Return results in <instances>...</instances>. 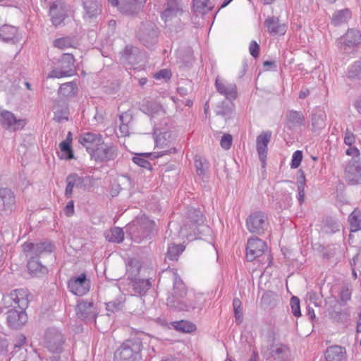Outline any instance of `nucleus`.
<instances>
[{"instance_id": "1", "label": "nucleus", "mask_w": 361, "mask_h": 361, "mask_svg": "<svg viewBox=\"0 0 361 361\" xmlns=\"http://www.w3.org/2000/svg\"><path fill=\"white\" fill-rule=\"evenodd\" d=\"M142 111L150 117L151 122L154 125V152L149 153H140L137 155H146L153 158H160L164 156H172L178 154V151L173 147L175 140L172 132H161L159 126L166 124V112L162 106L157 102L147 101L142 106Z\"/></svg>"}, {"instance_id": "2", "label": "nucleus", "mask_w": 361, "mask_h": 361, "mask_svg": "<svg viewBox=\"0 0 361 361\" xmlns=\"http://www.w3.org/2000/svg\"><path fill=\"white\" fill-rule=\"evenodd\" d=\"M208 227L204 224L202 212L193 207L188 208L184 217L180 232L188 236H197L206 231Z\"/></svg>"}, {"instance_id": "3", "label": "nucleus", "mask_w": 361, "mask_h": 361, "mask_svg": "<svg viewBox=\"0 0 361 361\" xmlns=\"http://www.w3.org/2000/svg\"><path fill=\"white\" fill-rule=\"evenodd\" d=\"M142 342L138 338L128 339L116 351V361H138L141 359Z\"/></svg>"}, {"instance_id": "4", "label": "nucleus", "mask_w": 361, "mask_h": 361, "mask_svg": "<svg viewBox=\"0 0 361 361\" xmlns=\"http://www.w3.org/2000/svg\"><path fill=\"white\" fill-rule=\"evenodd\" d=\"M76 73L75 59L71 54H63L57 61L55 66L49 73L48 78H61L71 77Z\"/></svg>"}, {"instance_id": "5", "label": "nucleus", "mask_w": 361, "mask_h": 361, "mask_svg": "<svg viewBox=\"0 0 361 361\" xmlns=\"http://www.w3.org/2000/svg\"><path fill=\"white\" fill-rule=\"evenodd\" d=\"M141 269L140 264L137 259H131L128 264L127 270L131 276H135L130 281V286L135 295L140 296L145 295L152 287V283L149 279H144L136 277V274L140 272Z\"/></svg>"}, {"instance_id": "6", "label": "nucleus", "mask_w": 361, "mask_h": 361, "mask_svg": "<svg viewBox=\"0 0 361 361\" xmlns=\"http://www.w3.org/2000/svg\"><path fill=\"white\" fill-rule=\"evenodd\" d=\"M167 305L178 311L190 312L201 308V295H189L186 298L176 299L174 296H169L166 299Z\"/></svg>"}, {"instance_id": "7", "label": "nucleus", "mask_w": 361, "mask_h": 361, "mask_svg": "<svg viewBox=\"0 0 361 361\" xmlns=\"http://www.w3.org/2000/svg\"><path fill=\"white\" fill-rule=\"evenodd\" d=\"M122 60L127 69H138L144 65L145 56L137 47L127 46L122 54Z\"/></svg>"}, {"instance_id": "8", "label": "nucleus", "mask_w": 361, "mask_h": 361, "mask_svg": "<svg viewBox=\"0 0 361 361\" xmlns=\"http://www.w3.org/2000/svg\"><path fill=\"white\" fill-rule=\"evenodd\" d=\"M0 124L4 129L16 132L22 130L26 125V121L22 118H17L10 111L0 110Z\"/></svg>"}, {"instance_id": "9", "label": "nucleus", "mask_w": 361, "mask_h": 361, "mask_svg": "<svg viewBox=\"0 0 361 361\" xmlns=\"http://www.w3.org/2000/svg\"><path fill=\"white\" fill-rule=\"evenodd\" d=\"M246 226L250 232L261 234L267 228V216L262 212H253L247 217Z\"/></svg>"}, {"instance_id": "10", "label": "nucleus", "mask_w": 361, "mask_h": 361, "mask_svg": "<svg viewBox=\"0 0 361 361\" xmlns=\"http://www.w3.org/2000/svg\"><path fill=\"white\" fill-rule=\"evenodd\" d=\"M68 290L75 295L82 296L90 289V281L85 273L71 277L68 282Z\"/></svg>"}, {"instance_id": "11", "label": "nucleus", "mask_w": 361, "mask_h": 361, "mask_svg": "<svg viewBox=\"0 0 361 361\" xmlns=\"http://www.w3.org/2000/svg\"><path fill=\"white\" fill-rule=\"evenodd\" d=\"M76 314L78 318L86 322H95L97 316V309L92 301L81 300L76 306Z\"/></svg>"}, {"instance_id": "12", "label": "nucleus", "mask_w": 361, "mask_h": 361, "mask_svg": "<svg viewBox=\"0 0 361 361\" xmlns=\"http://www.w3.org/2000/svg\"><path fill=\"white\" fill-rule=\"evenodd\" d=\"M64 338L62 334L56 329H49L45 334V346L54 353H59L62 350Z\"/></svg>"}, {"instance_id": "13", "label": "nucleus", "mask_w": 361, "mask_h": 361, "mask_svg": "<svg viewBox=\"0 0 361 361\" xmlns=\"http://www.w3.org/2000/svg\"><path fill=\"white\" fill-rule=\"evenodd\" d=\"M67 12V7L64 1L61 0L54 1L50 6L49 11L52 25L55 27L62 25L68 16Z\"/></svg>"}, {"instance_id": "14", "label": "nucleus", "mask_w": 361, "mask_h": 361, "mask_svg": "<svg viewBox=\"0 0 361 361\" xmlns=\"http://www.w3.org/2000/svg\"><path fill=\"white\" fill-rule=\"evenodd\" d=\"M23 250L24 252L27 253V256H35L39 259L44 254L52 252L54 246L47 241L38 243L26 242L23 244Z\"/></svg>"}, {"instance_id": "15", "label": "nucleus", "mask_w": 361, "mask_h": 361, "mask_svg": "<svg viewBox=\"0 0 361 361\" xmlns=\"http://www.w3.org/2000/svg\"><path fill=\"white\" fill-rule=\"evenodd\" d=\"M139 40L147 47H151L157 42V30L152 23L142 24L137 33Z\"/></svg>"}, {"instance_id": "16", "label": "nucleus", "mask_w": 361, "mask_h": 361, "mask_svg": "<svg viewBox=\"0 0 361 361\" xmlns=\"http://www.w3.org/2000/svg\"><path fill=\"white\" fill-rule=\"evenodd\" d=\"M267 246L264 241L258 238H249L246 247V258L249 262H252L262 256Z\"/></svg>"}, {"instance_id": "17", "label": "nucleus", "mask_w": 361, "mask_h": 361, "mask_svg": "<svg viewBox=\"0 0 361 361\" xmlns=\"http://www.w3.org/2000/svg\"><path fill=\"white\" fill-rule=\"evenodd\" d=\"M102 141V137L100 134L90 132L82 133L79 138V142L87 149L91 158L94 157L95 151Z\"/></svg>"}, {"instance_id": "18", "label": "nucleus", "mask_w": 361, "mask_h": 361, "mask_svg": "<svg viewBox=\"0 0 361 361\" xmlns=\"http://www.w3.org/2000/svg\"><path fill=\"white\" fill-rule=\"evenodd\" d=\"M262 353L267 359L272 358L274 361H286L290 354L289 349L284 345H272L270 348H263Z\"/></svg>"}, {"instance_id": "19", "label": "nucleus", "mask_w": 361, "mask_h": 361, "mask_svg": "<svg viewBox=\"0 0 361 361\" xmlns=\"http://www.w3.org/2000/svg\"><path fill=\"white\" fill-rule=\"evenodd\" d=\"M215 87L220 94L230 101L235 100L237 97V87L233 82H229L217 77L215 80Z\"/></svg>"}, {"instance_id": "20", "label": "nucleus", "mask_w": 361, "mask_h": 361, "mask_svg": "<svg viewBox=\"0 0 361 361\" xmlns=\"http://www.w3.org/2000/svg\"><path fill=\"white\" fill-rule=\"evenodd\" d=\"M6 322L12 329H20L27 322V314L25 310H17L16 308L9 310L6 312Z\"/></svg>"}, {"instance_id": "21", "label": "nucleus", "mask_w": 361, "mask_h": 361, "mask_svg": "<svg viewBox=\"0 0 361 361\" xmlns=\"http://www.w3.org/2000/svg\"><path fill=\"white\" fill-rule=\"evenodd\" d=\"M183 13L180 0H167L166 8L161 13V19L166 23L172 20Z\"/></svg>"}, {"instance_id": "22", "label": "nucleus", "mask_w": 361, "mask_h": 361, "mask_svg": "<svg viewBox=\"0 0 361 361\" xmlns=\"http://www.w3.org/2000/svg\"><path fill=\"white\" fill-rule=\"evenodd\" d=\"M345 176L351 184L357 183L361 177L360 159H350L345 168Z\"/></svg>"}, {"instance_id": "23", "label": "nucleus", "mask_w": 361, "mask_h": 361, "mask_svg": "<svg viewBox=\"0 0 361 361\" xmlns=\"http://www.w3.org/2000/svg\"><path fill=\"white\" fill-rule=\"evenodd\" d=\"M338 304V301L336 298H329L326 302V310L333 320L344 323L347 321L348 315L345 312L335 310Z\"/></svg>"}, {"instance_id": "24", "label": "nucleus", "mask_w": 361, "mask_h": 361, "mask_svg": "<svg viewBox=\"0 0 361 361\" xmlns=\"http://www.w3.org/2000/svg\"><path fill=\"white\" fill-rule=\"evenodd\" d=\"M272 133L270 130L263 131L257 137V150L259 158H267V146L271 138Z\"/></svg>"}, {"instance_id": "25", "label": "nucleus", "mask_w": 361, "mask_h": 361, "mask_svg": "<svg viewBox=\"0 0 361 361\" xmlns=\"http://www.w3.org/2000/svg\"><path fill=\"white\" fill-rule=\"evenodd\" d=\"M85 10L84 18L93 20L101 13V6L97 0H87L83 1Z\"/></svg>"}, {"instance_id": "26", "label": "nucleus", "mask_w": 361, "mask_h": 361, "mask_svg": "<svg viewBox=\"0 0 361 361\" xmlns=\"http://www.w3.org/2000/svg\"><path fill=\"white\" fill-rule=\"evenodd\" d=\"M326 361H346V350L339 345L329 347L325 353Z\"/></svg>"}, {"instance_id": "27", "label": "nucleus", "mask_w": 361, "mask_h": 361, "mask_svg": "<svg viewBox=\"0 0 361 361\" xmlns=\"http://www.w3.org/2000/svg\"><path fill=\"white\" fill-rule=\"evenodd\" d=\"M0 39L15 44L19 40V35L17 27L11 25H4L0 27Z\"/></svg>"}, {"instance_id": "28", "label": "nucleus", "mask_w": 361, "mask_h": 361, "mask_svg": "<svg viewBox=\"0 0 361 361\" xmlns=\"http://www.w3.org/2000/svg\"><path fill=\"white\" fill-rule=\"evenodd\" d=\"M100 156H104L106 158L117 157L118 156V149L112 143L104 142L102 140L95 151L94 158H99Z\"/></svg>"}, {"instance_id": "29", "label": "nucleus", "mask_w": 361, "mask_h": 361, "mask_svg": "<svg viewBox=\"0 0 361 361\" xmlns=\"http://www.w3.org/2000/svg\"><path fill=\"white\" fill-rule=\"evenodd\" d=\"M27 257H29L27 266L30 274L39 276L47 273V268L42 264L38 258L35 256Z\"/></svg>"}, {"instance_id": "30", "label": "nucleus", "mask_w": 361, "mask_h": 361, "mask_svg": "<svg viewBox=\"0 0 361 361\" xmlns=\"http://www.w3.org/2000/svg\"><path fill=\"white\" fill-rule=\"evenodd\" d=\"M264 25L267 27L268 32L270 34H281L285 33L284 25L279 24V20L275 16H269L264 21Z\"/></svg>"}, {"instance_id": "31", "label": "nucleus", "mask_w": 361, "mask_h": 361, "mask_svg": "<svg viewBox=\"0 0 361 361\" xmlns=\"http://www.w3.org/2000/svg\"><path fill=\"white\" fill-rule=\"evenodd\" d=\"M0 202L5 210H11L15 204V196L13 192L8 188L0 189Z\"/></svg>"}, {"instance_id": "32", "label": "nucleus", "mask_w": 361, "mask_h": 361, "mask_svg": "<svg viewBox=\"0 0 361 361\" xmlns=\"http://www.w3.org/2000/svg\"><path fill=\"white\" fill-rule=\"evenodd\" d=\"M293 112L290 111L286 116V122L283 127V138L287 144L293 142Z\"/></svg>"}, {"instance_id": "33", "label": "nucleus", "mask_w": 361, "mask_h": 361, "mask_svg": "<svg viewBox=\"0 0 361 361\" xmlns=\"http://www.w3.org/2000/svg\"><path fill=\"white\" fill-rule=\"evenodd\" d=\"M326 114L322 110H316L312 115V127L314 131L320 130L326 126Z\"/></svg>"}, {"instance_id": "34", "label": "nucleus", "mask_w": 361, "mask_h": 361, "mask_svg": "<svg viewBox=\"0 0 361 361\" xmlns=\"http://www.w3.org/2000/svg\"><path fill=\"white\" fill-rule=\"evenodd\" d=\"M66 188L65 196L70 198L72 196L73 188L82 183V178L75 173L70 174L66 177Z\"/></svg>"}, {"instance_id": "35", "label": "nucleus", "mask_w": 361, "mask_h": 361, "mask_svg": "<svg viewBox=\"0 0 361 361\" xmlns=\"http://www.w3.org/2000/svg\"><path fill=\"white\" fill-rule=\"evenodd\" d=\"M104 237L109 242L120 243L124 239V233L122 228L114 227L104 233Z\"/></svg>"}, {"instance_id": "36", "label": "nucleus", "mask_w": 361, "mask_h": 361, "mask_svg": "<svg viewBox=\"0 0 361 361\" xmlns=\"http://www.w3.org/2000/svg\"><path fill=\"white\" fill-rule=\"evenodd\" d=\"M121 11L128 15H133L138 12L141 4L139 0H121Z\"/></svg>"}, {"instance_id": "37", "label": "nucleus", "mask_w": 361, "mask_h": 361, "mask_svg": "<svg viewBox=\"0 0 361 361\" xmlns=\"http://www.w3.org/2000/svg\"><path fill=\"white\" fill-rule=\"evenodd\" d=\"M137 230H142V238H140L137 240V243H140L143 239H147L151 238V235L154 231V222L149 220H145L139 226H136Z\"/></svg>"}, {"instance_id": "38", "label": "nucleus", "mask_w": 361, "mask_h": 361, "mask_svg": "<svg viewBox=\"0 0 361 361\" xmlns=\"http://www.w3.org/2000/svg\"><path fill=\"white\" fill-rule=\"evenodd\" d=\"M186 295L185 286L181 279L176 274H173V293L171 296L176 299L183 298Z\"/></svg>"}, {"instance_id": "39", "label": "nucleus", "mask_w": 361, "mask_h": 361, "mask_svg": "<svg viewBox=\"0 0 361 361\" xmlns=\"http://www.w3.org/2000/svg\"><path fill=\"white\" fill-rule=\"evenodd\" d=\"M361 41V35L357 30H349L343 37V44L348 47L355 46Z\"/></svg>"}, {"instance_id": "40", "label": "nucleus", "mask_w": 361, "mask_h": 361, "mask_svg": "<svg viewBox=\"0 0 361 361\" xmlns=\"http://www.w3.org/2000/svg\"><path fill=\"white\" fill-rule=\"evenodd\" d=\"M351 17V12L349 9L345 8L335 12L332 16L331 22L335 25L345 23Z\"/></svg>"}, {"instance_id": "41", "label": "nucleus", "mask_w": 361, "mask_h": 361, "mask_svg": "<svg viewBox=\"0 0 361 361\" xmlns=\"http://www.w3.org/2000/svg\"><path fill=\"white\" fill-rule=\"evenodd\" d=\"M68 108L65 102H63L62 104H58L54 107V119L57 122L67 121L68 119Z\"/></svg>"}, {"instance_id": "42", "label": "nucleus", "mask_w": 361, "mask_h": 361, "mask_svg": "<svg viewBox=\"0 0 361 361\" xmlns=\"http://www.w3.org/2000/svg\"><path fill=\"white\" fill-rule=\"evenodd\" d=\"M121 121L119 126V131L121 136H127L129 135V123L132 120V116L128 112L122 113L119 116Z\"/></svg>"}, {"instance_id": "43", "label": "nucleus", "mask_w": 361, "mask_h": 361, "mask_svg": "<svg viewBox=\"0 0 361 361\" xmlns=\"http://www.w3.org/2000/svg\"><path fill=\"white\" fill-rule=\"evenodd\" d=\"M348 221L350 226V231L355 232L361 229V213L358 209H355L349 216Z\"/></svg>"}, {"instance_id": "44", "label": "nucleus", "mask_w": 361, "mask_h": 361, "mask_svg": "<svg viewBox=\"0 0 361 361\" xmlns=\"http://www.w3.org/2000/svg\"><path fill=\"white\" fill-rule=\"evenodd\" d=\"M297 180H298V200L300 204L304 202L305 197V177L304 172L300 169L297 172Z\"/></svg>"}, {"instance_id": "45", "label": "nucleus", "mask_w": 361, "mask_h": 361, "mask_svg": "<svg viewBox=\"0 0 361 361\" xmlns=\"http://www.w3.org/2000/svg\"><path fill=\"white\" fill-rule=\"evenodd\" d=\"M172 325L176 330L185 333H190L196 329L193 323L185 320L174 322Z\"/></svg>"}, {"instance_id": "46", "label": "nucleus", "mask_w": 361, "mask_h": 361, "mask_svg": "<svg viewBox=\"0 0 361 361\" xmlns=\"http://www.w3.org/2000/svg\"><path fill=\"white\" fill-rule=\"evenodd\" d=\"M124 300V296L120 294L115 300L106 303V310L113 313L121 310L123 307Z\"/></svg>"}, {"instance_id": "47", "label": "nucleus", "mask_w": 361, "mask_h": 361, "mask_svg": "<svg viewBox=\"0 0 361 361\" xmlns=\"http://www.w3.org/2000/svg\"><path fill=\"white\" fill-rule=\"evenodd\" d=\"M209 0H193V11L198 14H205L211 9Z\"/></svg>"}, {"instance_id": "48", "label": "nucleus", "mask_w": 361, "mask_h": 361, "mask_svg": "<svg viewBox=\"0 0 361 361\" xmlns=\"http://www.w3.org/2000/svg\"><path fill=\"white\" fill-rule=\"evenodd\" d=\"M348 78L353 80H361V61H357L353 64L348 70Z\"/></svg>"}, {"instance_id": "49", "label": "nucleus", "mask_w": 361, "mask_h": 361, "mask_svg": "<svg viewBox=\"0 0 361 361\" xmlns=\"http://www.w3.org/2000/svg\"><path fill=\"white\" fill-rule=\"evenodd\" d=\"M183 251V248L180 245H171L168 247L166 257L170 260H177L180 254Z\"/></svg>"}, {"instance_id": "50", "label": "nucleus", "mask_w": 361, "mask_h": 361, "mask_svg": "<svg viewBox=\"0 0 361 361\" xmlns=\"http://www.w3.org/2000/svg\"><path fill=\"white\" fill-rule=\"evenodd\" d=\"M74 42L71 37H61L54 41V46L61 49L73 47Z\"/></svg>"}, {"instance_id": "51", "label": "nucleus", "mask_w": 361, "mask_h": 361, "mask_svg": "<svg viewBox=\"0 0 361 361\" xmlns=\"http://www.w3.org/2000/svg\"><path fill=\"white\" fill-rule=\"evenodd\" d=\"M241 305V301L238 298H235L233 299V307L234 310V316L236 322L238 323H241L243 321V312Z\"/></svg>"}, {"instance_id": "52", "label": "nucleus", "mask_w": 361, "mask_h": 361, "mask_svg": "<svg viewBox=\"0 0 361 361\" xmlns=\"http://www.w3.org/2000/svg\"><path fill=\"white\" fill-rule=\"evenodd\" d=\"M276 204L277 205L276 207H279V209H281L290 208L292 205L291 194L290 193L284 194L283 195V197H281V199L280 200V201H279L276 203Z\"/></svg>"}, {"instance_id": "53", "label": "nucleus", "mask_w": 361, "mask_h": 361, "mask_svg": "<svg viewBox=\"0 0 361 361\" xmlns=\"http://www.w3.org/2000/svg\"><path fill=\"white\" fill-rule=\"evenodd\" d=\"M59 148L64 158H75L71 145L68 142H61L59 144Z\"/></svg>"}, {"instance_id": "54", "label": "nucleus", "mask_w": 361, "mask_h": 361, "mask_svg": "<svg viewBox=\"0 0 361 361\" xmlns=\"http://www.w3.org/2000/svg\"><path fill=\"white\" fill-rule=\"evenodd\" d=\"M74 89L75 85L73 82L64 83L60 86L59 93L65 96H68L73 92Z\"/></svg>"}, {"instance_id": "55", "label": "nucleus", "mask_w": 361, "mask_h": 361, "mask_svg": "<svg viewBox=\"0 0 361 361\" xmlns=\"http://www.w3.org/2000/svg\"><path fill=\"white\" fill-rule=\"evenodd\" d=\"M216 115L221 116L227 119L230 118L233 114V109L230 106H217L216 109Z\"/></svg>"}, {"instance_id": "56", "label": "nucleus", "mask_w": 361, "mask_h": 361, "mask_svg": "<svg viewBox=\"0 0 361 361\" xmlns=\"http://www.w3.org/2000/svg\"><path fill=\"white\" fill-rule=\"evenodd\" d=\"M195 166L199 176L204 174V171L208 168L207 159H195Z\"/></svg>"}, {"instance_id": "57", "label": "nucleus", "mask_w": 361, "mask_h": 361, "mask_svg": "<svg viewBox=\"0 0 361 361\" xmlns=\"http://www.w3.org/2000/svg\"><path fill=\"white\" fill-rule=\"evenodd\" d=\"M232 136L230 134H225L222 136L220 144L222 148L228 149L232 145Z\"/></svg>"}, {"instance_id": "58", "label": "nucleus", "mask_w": 361, "mask_h": 361, "mask_svg": "<svg viewBox=\"0 0 361 361\" xmlns=\"http://www.w3.org/2000/svg\"><path fill=\"white\" fill-rule=\"evenodd\" d=\"M154 78L157 80L164 79L165 80H169L171 77V73L168 69H161L154 74Z\"/></svg>"}, {"instance_id": "59", "label": "nucleus", "mask_w": 361, "mask_h": 361, "mask_svg": "<svg viewBox=\"0 0 361 361\" xmlns=\"http://www.w3.org/2000/svg\"><path fill=\"white\" fill-rule=\"evenodd\" d=\"M305 118L304 114L301 111H295V126H305Z\"/></svg>"}, {"instance_id": "60", "label": "nucleus", "mask_w": 361, "mask_h": 361, "mask_svg": "<svg viewBox=\"0 0 361 361\" xmlns=\"http://www.w3.org/2000/svg\"><path fill=\"white\" fill-rule=\"evenodd\" d=\"M249 51L250 55L254 57L257 58L259 56V46L257 44V42L255 40H252L249 46Z\"/></svg>"}, {"instance_id": "61", "label": "nucleus", "mask_w": 361, "mask_h": 361, "mask_svg": "<svg viewBox=\"0 0 361 361\" xmlns=\"http://www.w3.org/2000/svg\"><path fill=\"white\" fill-rule=\"evenodd\" d=\"M135 164L141 168L146 169L149 171L152 170V164L148 161V159H133Z\"/></svg>"}, {"instance_id": "62", "label": "nucleus", "mask_w": 361, "mask_h": 361, "mask_svg": "<svg viewBox=\"0 0 361 361\" xmlns=\"http://www.w3.org/2000/svg\"><path fill=\"white\" fill-rule=\"evenodd\" d=\"M275 294L273 292H266L262 296V302L266 305H269L271 300L274 299Z\"/></svg>"}, {"instance_id": "63", "label": "nucleus", "mask_w": 361, "mask_h": 361, "mask_svg": "<svg viewBox=\"0 0 361 361\" xmlns=\"http://www.w3.org/2000/svg\"><path fill=\"white\" fill-rule=\"evenodd\" d=\"M355 138L353 133L347 129L344 137L345 143L349 146H351L355 142Z\"/></svg>"}, {"instance_id": "64", "label": "nucleus", "mask_w": 361, "mask_h": 361, "mask_svg": "<svg viewBox=\"0 0 361 361\" xmlns=\"http://www.w3.org/2000/svg\"><path fill=\"white\" fill-rule=\"evenodd\" d=\"M64 212L67 216H71L74 214V202L71 200L64 209Z\"/></svg>"}]
</instances>
